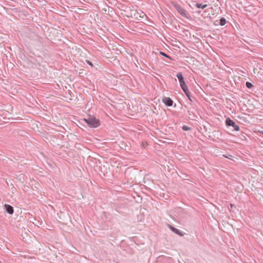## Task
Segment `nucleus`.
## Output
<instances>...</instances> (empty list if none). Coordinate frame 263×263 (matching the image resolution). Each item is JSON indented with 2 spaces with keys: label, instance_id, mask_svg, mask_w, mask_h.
I'll return each mask as SVG.
<instances>
[{
  "label": "nucleus",
  "instance_id": "obj_1",
  "mask_svg": "<svg viewBox=\"0 0 263 263\" xmlns=\"http://www.w3.org/2000/svg\"><path fill=\"white\" fill-rule=\"evenodd\" d=\"M84 121L91 128L98 127L100 125V120L92 116H89L87 118L84 119Z\"/></svg>",
  "mask_w": 263,
  "mask_h": 263
},
{
  "label": "nucleus",
  "instance_id": "obj_2",
  "mask_svg": "<svg viewBox=\"0 0 263 263\" xmlns=\"http://www.w3.org/2000/svg\"><path fill=\"white\" fill-rule=\"evenodd\" d=\"M226 124L227 126H232L234 130L235 131L239 130V127L236 125L234 121L231 120L230 118H228L226 120Z\"/></svg>",
  "mask_w": 263,
  "mask_h": 263
},
{
  "label": "nucleus",
  "instance_id": "obj_3",
  "mask_svg": "<svg viewBox=\"0 0 263 263\" xmlns=\"http://www.w3.org/2000/svg\"><path fill=\"white\" fill-rule=\"evenodd\" d=\"M175 8L177 11L183 16L185 18H188L187 13L185 9L182 8L180 6L177 5L175 6Z\"/></svg>",
  "mask_w": 263,
  "mask_h": 263
},
{
  "label": "nucleus",
  "instance_id": "obj_4",
  "mask_svg": "<svg viewBox=\"0 0 263 263\" xmlns=\"http://www.w3.org/2000/svg\"><path fill=\"white\" fill-rule=\"evenodd\" d=\"M162 102L167 106H172L173 104V101L169 97H164Z\"/></svg>",
  "mask_w": 263,
  "mask_h": 263
},
{
  "label": "nucleus",
  "instance_id": "obj_5",
  "mask_svg": "<svg viewBox=\"0 0 263 263\" xmlns=\"http://www.w3.org/2000/svg\"><path fill=\"white\" fill-rule=\"evenodd\" d=\"M159 259L162 263H173V259L170 257L162 256Z\"/></svg>",
  "mask_w": 263,
  "mask_h": 263
},
{
  "label": "nucleus",
  "instance_id": "obj_6",
  "mask_svg": "<svg viewBox=\"0 0 263 263\" xmlns=\"http://www.w3.org/2000/svg\"><path fill=\"white\" fill-rule=\"evenodd\" d=\"M5 210L9 214H12L14 212L13 208L9 204H5Z\"/></svg>",
  "mask_w": 263,
  "mask_h": 263
},
{
  "label": "nucleus",
  "instance_id": "obj_7",
  "mask_svg": "<svg viewBox=\"0 0 263 263\" xmlns=\"http://www.w3.org/2000/svg\"><path fill=\"white\" fill-rule=\"evenodd\" d=\"M168 227L170 229V230H171L172 231H173L174 233H175L180 236L183 235V234L180 232V231L179 229H178L171 225H168Z\"/></svg>",
  "mask_w": 263,
  "mask_h": 263
},
{
  "label": "nucleus",
  "instance_id": "obj_8",
  "mask_svg": "<svg viewBox=\"0 0 263 263\" xmlns=\"http://www.w3.org/2000/svg\"><path fill=\"white\" fill-rule=\"evenodd\" d=\"M185 93V95L187 97L188 99L191 101L193 102L192 98L191 96V92L189 89H185V91H183Z\"/></svg>",
  "mask_w": 263,
  "mask_h": 263
},
{
  "label": "nucleus",
  "instance_id": "obj_9",
  "mask_svg": "<svg viewBox=\"0 0 263 263\" xmlns=\"http://www.w3.org/2000/svg\"><path fill=\"white\" fill-rule=\"evenodd\" d=\"M176 77L178 78L179 82L184 81L183 74L181 72L177 73L176 74Z\"/></svg>",
  "mask_w": 263,
  "mask_h": 263
},
{
  "label": "nucleus",
  "instance_id": "obj_10",
  "mask_svg": "<svg viewBox=\"0 0 263 263\" xmlns=\"http://www.w3.org/2000/svg\"><path fill=\"white\" fill-rule=\"evenodd\" d=\"M179 83H180V87L182 88L183 91H185V89H187L188 88L184 81H182V82H179Z\"/></svg>",
  "mask_w": 263,
  "mask_h": 263
},
{
  "label": "nucleus",
  "instance_id": "obj_11",
  "mask_svg": "<svg viewBox=\"0 0 263 263\" xmlns=\"http://www.w3.org/2000/svg\"><path fill=\"white\" fill-rule=\"evenodd\" d=\"M227 21L224 17H221L219 20V24L220 26H224L226 24Z\"/></svg>",
  "mask_w": 263,
  "mask_h": 263
},
{
  "label": "nucleus",
  "instance_id": "obj_12",
  "mask_svg": "<svg viewBox=\"0 0 263 263\" xmlns=\"http://www.w3.org/2000/svg\"><path fill=\"white\" fill-rule=\"evenodd\" d=\"M196 7L198 8L204 9L208 5L206 4L202 5L201 4L197 3L195 5Z\"/></svg>",
  "mask_w": 263,
  "mask_h": 263
},
{
  "label": "nucleus",
  "instance_id": "obj_13",
  "mask_svg": "<svg viewBox=\"0 0 263 263\" xmlns=\"http://www.w3.org/2000/svg\"><path fill=\"white\" fill-rule=\"evenodd\" d=\"M160 54L161 55H163V56L165 57V58H167V59H170V60H172V58H171L170 55H168L166 54V53H164V52H163L160 51Z\"/></svg>",
  "mask_w": 263,
  "mask_h": 263
},
{
  "label": "nucleus",
  "instance_id": "obj_14",
  "mask_svg": "<svg viewBox=\"0 0 263 263\" xmlns=\"http://www.w3.org/2000/svg\"><path fill=\"white\" fill-rule=\"evenodd\" d=\"M246 87L248 88H249V89H251V88H252L253 87V84L249 82H246Z\"/></svg>",
  "mask_w": 263,
  "mask_h": 263
},
{
  "label": "nucleus",
  "instance_id": "obj_15",
  "mask_svg": "<svg viewBox=\"0 0 263 263\" xmlns=\"http://www.w3.org/2000/svg\"><path fill=\"white\" fill-rule=\"evenodd\" d=\"M182 129L184 131H188L191 130V127L186 126V125H183L182 127Z\"/></svg>",
  "mask_w": 263,
  "mask_h": 263
},
{
  "label": "nucleus",
  "instance_id": "obj_16",
  "mask_svg": "<svg viewBox=\"0 0 263 263\" xmlns=\"http://www.w3.org/2000/svg\"><path fill=\"white\" fill-rule=\"evenodd\" d=\"M222 156H223V157L228 158L229 159H231L233 157V156L231 155H223Z\"/></svg>",
  "mask_w": 263,
  "mask_h": 263
},
{
  "label": "nucleus",
  "instance_id": "obj_17",
  "mask_svg": "<svg viewBox=\"0 0 263 263\" xmlns=\"http://www.w3.org/2000/svg\"><path fill=\"white\" fill-rule=\"evenodd\" d=\"M86 63L89 65H90V66L92 67L93 66V64L92 63H91V62H90V61L89 60H86Z\"/></svg>",
  "mask_w": 263,
  "mask_h": 263
}]
</instances>
